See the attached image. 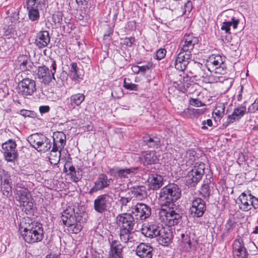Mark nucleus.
<instances>
[{
  "instance_id": "f257e3e1",
  "label": "nucleus",
  "mask_w": 258,
  "mask_h": 258,
  "mask_svg": "<svg viewBox=\"0 0 258 258\" xmlns=\"http://www.w3.org/2000/svg\"><path fill=\"white\" fill-rule=\"evenodd\" d=\"M20 228L23 229L22 236L27 243L40 242L43 238V229L40 223L32 222L29 218L24 219L20 223Z\"/></svg>"
},
{
  "instance_id": "f03ea898",
  "label": "nucleus",
  "mask_w": 258,
  "mask_h": 258,
  "mask_svg": "<svg viewBox=\"0 0 258 258\" xmlns=\"http://www.w3.org/2000/svg\"><path fill=\"white\" fill-rule=\"evenodd\" d=\"M181 190L176 184H169L160 190L158 203L160 206L173 208L174 203L180 198Z\"/></svg>"
},
{
  "instance_id": "7ed1b4c3",
  "label": "nucleus",
  "mask_w": 258,
  "mask_h": 258,
  "mask_svg": "<svg viewBox=\"0 0 258 258\" xmlns=\"http://www.w3.org/2000/svg\"><path fill=\"white\" fill-rule=\"evenodd\" d=\"M161 207L158 213L159 220L168 227L177 224L181 219V214L174 210V207Z\"/></svg>"
},
{
  "instance_id": "20e7f679",
  "label": "nucleus",
  "mask_w": 258,
  "mask_h": 258,
  "mask_svg": "<svg viewBox=\"0 0 258 258\" xmlns=\"http://www.w3.org/2000/svg\"><path fill=\"white\" fill-rule=\"evenodd\" d=\"M205 165L202 162L195 163L193 168L186 176V183L190 186H195L202 178L205 172Z\"/></svg>"
},
{
  "instance_id": "39448f33",
  "label": "nucleus",
  "mask_w": 258,
  "mask_h": 258,
  "mask_svg": "<svg viewBox=\"0 0 258 258\" xmlns=\"http://www.w3.org/2000/svg\"><path fill=\"white\" fill-rule=\"evenodd\" d=\"M112 201V198L108 194L99 195L94 201V209L97 213H105L111 207Z\"/></svg>"
},
{
  "instance_id": "423d86ee",
  "label": "nucleus",
  "mask_w": 258,
  "mask_h": 258,
  "mask_svg": "<svg viewBox=\"0 0 258 258\" xmlns=\"http://www.w3.org/2000/svg\"><path fill=\"white\" fill-rule=\"evenodd\" d=\"M239 207L243 211H248L252 207L256 209L258 208V199L251 194L247 195L242 192L238 197Z\"/></svg>"
},
{
  "instance_id": "0eeeda50",
  "label": "nucleus",
  "mask_w": 258,
  "mask_h": 258,
  "mask_svg": "<svg viewBox=\"0 0 258 258\" xmlns=\"http://www.w3.org/2000/svg\"><path fill=\"white\" fill-rule=\"evenodd\" d=\"M199 41V38L192 34H185L179 46V51L189 54L191 56V52Z\"/></svg>"
},
{
  "instance_id": "6e6552de",
  "label": "nucleus",
  "mask_w": 258,
  "mask_h": 258,
  "mask_svg": "<svg viewBox=\"0 0 258 258\" xmlns=\"http://www.w3.org/2000/svg\"><path fill=\"white\" fill-rule=\"evenodd\" d=\"M36 91L34 80L28 78L21 81L18 85V93L24 96H31Z\"/></svg>"
},
{
  "instance_id": "1a4fd4ad",
  "label": "nucleus",
  "mask_w": 258,
  "mask_h": 258,
  "mask_svg": "<svg viewBox=\"0 0 258 258\" xmlns=\"http://www.w3.org/2000/svg\"><path fill=\"white\" fill-rule=\"evenodd\" d=\"M132 215L137 220H143L149 217L151 214L149 206L143 203H137L132 207Z\"/></svg>"
},
{
  "instance_id": "9d476101",
  "label": "nucleus",
  "mask_w": 258,
  "mask_h": 258,
  "mask_svg": "<svg viewBox=\"0 0 258 258\" xmlns=\"http://www.w3.org/2000/svg\"><path fill=\"white\" fill-rule=\"evenodd\" d=\"M206 210V206L204 201L199 198L192 201L191 205L189 209V214L193 218L202 217Z\"/></svg>"
},
{
  "instance_id": "9b49d317",
  "label": "nucleus",
  "mask_w": 258,
  "mask_h": 258,
  "mask_svg": "<svg viewBox=\"0 0 258 258\" xmlns=\"http://www.w3.org/2000/svg\"><path fill=\"white\" fill-rule=\"evenodd\" d=\"M137 170V167L120 168L118 167L115 166L110 168L107 171V173L118 178H128L135 174Z\"/></svg>"
},
{
  "instance_id": "f8f14e48",
  "label": "nucleus",
  "mask_w": 258,
  "mask_h": 258,
  "mask_svg": "<svg viewBox=\"0 0 258 258\" xmlns=\"http://www.w3.org/2000/svg\"><path fill=\"white\" fill-rule=\"evenodd\" d=\"M16 146L15 142L11 140L2 144L3 152L8 162H14L17 159Z\"/></svg>"
},
{
  "instance_id": "ddd939ff",
  "label": "nucleus",
  "mask_w": 258,
  "mask_h": 258,
  "mask_svg": "<svg viewBox=\"0 0 258 258\" xmlns=\"http://www.w3.org/2000/svg\"><path fill=\"white\" fill-rule=\"evenodd\" d=\"M116 222L120 229L133 230L135 225L134 217L129 213L120 214L116 217Z\"/></svg>"
},
{
  "instance_id": "4468645a",
  "label": "nucleus",
  "mask_w": 258,
  "mask_h": 258,
  "mask_svg": "<svg viewBox=\"0 0 258 258\" xmlns=\"http://www.w3.org/2000/svg\"><path fill=\"white\" fill-rule=\"evenodd\" d=\"M112 182V179L108 178L105 174L101 173L99 174L94 182V186L90 189L89 194L92 195L99 190H103L109 186Z\"/></svg>"
},
{
  "instance_id": "2eb2a0df",
  "label": "nucleus",
  "mask_w": 258,
  "mask_h": 258,
  "mask_svg": "<svg viewBox=\"0 0 258 258\" xmlns=\"http://www.w3.org/2000/svg\"><path fill=\"white\" fill-rule=\"evenodd\" d=\"M191 59V56L190 54L179 51L175 60V68L179 71H183L186 69Z\"/></svg>"
},
{
  "instance_id": "dca6fc26",
  "label": "nucleus",
  "mask_w": 258,
  "mask_h": 258,
  "mask_svg": "<svg viewBox=\"0 0 258 258\" xmlns=\"http://www.w3.org/2000/svg\"><path fill=\"white\" fill-rule=\"evenodd\" d=\"M37 75L40 81L44 84H48L52 80L56 81L53 74H51L48 67L43 66L38 68Z\"/></svg>"
},
{
  "instance_id": "f3484780",
  "label": "nucleus",
  "mask_w": 258,
  "mask_h": 258,
  "mask_svg": "<svg viewBox=\"0 0 258 258\" xmlns=\"http://www.w3.org/2000/svg\"><path fill=\"white\" fill-rule=\"evenodd\" d=\"M233 253L235 258H247L248 254L242 239H237L234 241Z\"/></svg>"
},
{
  "instance_id": "a211bd4d",
  "label": "nucleus",
  "mask_w": 258,
  "mask_h": 258,
  "mask_svg": "<svg viewBox=\"0 0 258 258\" xmlns=\"http://www.w3.org/2000/svg\"><path fill=\"white\" fill-rule=\"evenodd\" d=\"M123 246L118 240H112L110 244V250L108 258H123Z\"/></svg>"
},
{
  "instance_id": "6ab92c4d",
  "label": "nucleus",
  "mask_w": 258,
  "mask_h": 258,
  "mask_svg": "<svg viewBox=\"0 0 258 258\" xmlns=\"http://www.w3.org/2000/svg\"><path fill=\"white\" fill-rule=\"evenodd\" d=\"M159 234L157 237V241L160 244L163 245H168L172 238V234L170 229L168 228H165L161 226L159 228Z\"/></svg>"
},
{
  "instance_id": "aec40b11",
  "label": "nucleus",
  "mask_w": 258,
  "mask_h": 258,
  "mask_svg": "<svg viewBox=\"0 0 258 258\" xmlns=\"http://www.w3.org/2000/svg\"><path fill=\"white\" fill-rule=\"evenodd\" d=\"M136 253L140 258H152L153 248L145 243H141L136 247Z\"/></svg>"
},
{
  "instance_id": "412c9836",
  "label": "nucleus",
  "mask_w": 258,
  "mask_h": 258,
  "mask_svg": "<svg viewBox=\"0 0 258 258\" xmlns=\"http://www.w3.org/2000/svg\"><path fill=\"white\" fill-rule=\"evenodd\" d=\"M50 39L48 31H41L36 35L35 44L38 48H42L47 46L50 42Z\"/></svg>"
},
{
  "instance_id": "4be33fe9",
  "label": "nucleus",
  "mask_w": 258,
  "mask_h": 258,
  "mask_svg": "<svg viewBox=\"0 0 258 258\" xmlns=\"http://www.w3.org/2000/svg\"><path fill=\"white\" fill-rule=\"evenodd\" d=\"M161 226L155 224H148L144 225L142 229V233L145 236L152 238L156 237L159 234L160 229Z\"/></svg>"
},
{
  "instance_id": "5701e85b",
  "label": "nucleus",
  "mask_w": 258,
  "mask_h": 258,
  "mask_svg": "<svg viewBox=\"0 0 258 258\" xmlns=\"http://www.w3.org/2000/svg\"><path fill=\"white\" fill-rule=\"evenodd\" d=\"M246 108L245 106L241 105L234 109L233 113L228 116V121L226 125L229 123L239 120L245 113Z\"/></svg>"
},
{
  "instance_id": "b1692460",
  "label": "nucleus",
  "mask_w": 258,
  "mask_h": 258,
  "mask_svg": "<svg viewBox=\"0 0 258 258\" xmlns=\"http://www.w3.org/2000/svg\"><path fill=\"white\" fill-rule=\"evenodd\" d=\"M163 177L158 174H151L149 175L148 182L150 189L157 190L163 185Z\"/></svg>"
},
{
  "instance_id": "393cba45",
  "label": "nucleus",
  "mask_w": 258,
  "mask_h": 258,
  "mask_svg": "<svg viewBox=\"0 0 258 258\" xmlns=\"http://www.w3.org/2000/svg\"><path fill=\"white\" fill-rule=\"evenodd\" d=\"M190 73L193 75V77L199 79L206 78L207 76L205 66L199 62H194V65L190 71Z\"/></svg>"
},
{
  "instance_id": "a878e982",
  "label": "nucleus",
  "mask_w": 258,
  "mask_h": 258,
  "mask_svg": "<svg viewBox=\"0 0 258 258\" xmlns=\"http://www.w3.org/2000/svg\"><path fill=\"white\" fill-rule=\"evenodd\" d=\"M66 143V136L62 132H57L53 135V147L62 150Z\"/></svg>"
},
{
  "instance_id": "bb28decb",
  "label": "nucleus",
  "mask_w": 258,
  "mask_h": 258,
  "mask_svg": "<svg viewBox=\"0 0 258 258\" xmlns=\"http://www.w3.org/2000/svg\"><path fill=\"white\" fill-rule=\"evenodd\" d=\"M45 139V136L42 134H34L28 137V141L33 148L37 150Z\"/></svg>"
},
{
  "instance_id": "cd10ccee",
  "label": "nucleus",
  "mask_w": 258,
  "mask_h": 258,
  "mask_svg": "<svg viewBox=\"0 0 258 258\" xmlns=\"http://www.w3.org/2000/svg\"><path fill=\"white\" fill-rule=\"evenodd\" d=\"M158 161L155 151H147L143 154V162L144 165L156 164Z\"/></svg>"
},
{
  "instance_id": "c85d7f7f",
  "label": "nucleus",
  "mask_w": 258,
  "mask_h": 258,
  "mask_svg": "<svg viewBox=\"0 0 258 258\" xmlns=\"http://www.w3.org/2000/svg\"><path fill=\"white\" fill-rule=\"evenodd\" d=\"M145 144L151 148H158L160 145V139L157 136H145L143 137Z\"/></svg>"
},
{
  "instance_id": "c756f323",
  "label": "nucleus",
  "mask_w": 258,
  "mask_h": 258,
  "mask_svg": "<svg viewBox=\"0 0 258 258\" xmlns=\"http://www.w3.org/2000/svg\"><path fill=\"white\" fill-rule=\"evenodd\" d=\"M61 220L63 224L68 228L78 221L76 218V215L73 213L71 214L68 212V210L63 212L61 216Z\"/></svg>"
},
{
  "instance_id": "7c9ffc66",
  "label": "nucleus",
  "mask_w": 258,
  "mask_h": 258,
  "mask_svg": "<svg viewBox=\"0 0 258 258\" xmlns=\"http://www.w3.org/2000/svg\"><path fill=\"white\" fill-rule=\"evenodd\" d=\"M132 192L137 199L142 200L147 197L146 188L143 185L135 186L132 188Z\"/></svg>"
},
{
  "instance_id": "2f4dec72",
  "label": "nucleus",
  "mask_w": 258,
  "mask_h": 258,
  "mask_svg": "<svg viewBox=\"0 0 258 258\" xmlns=\"http://www.w3.org/2000/svg\"><path fill=\"white\" fill-rule=\"evenodd\" d=\"M181 236L182 238V241L183 245L186 250L189 251L190 250H194L196 248V241H195L194 239L191 240L187 235H184V234H182Z\"/></svg>"
},
{
  "instance_id": "473e14b6",
  "label": "nucleus",
  "mask_w": 258,
  "mask_h": 258,
  "mask_svg": "<svg viewBox=\"0 0 258 258\" xmlns=\"http://www.w3.org/2000/svg\"><path fill=\"white\" fill-rule=\"evenodd\" d=\"M61 151L58 148L52 147L49 157V161L51 164L56 165L58 163L61 157Z\"/></svg>"
},
{
  "instance_id": "72a5a7b5",
  "label": "nucleus",
  "mask_w": 258,
  "mask_h": 258,
  "mask_svg": "<svg viewBox=\"0 0 258 258\" xmlns=\"http://www.w3.org/2000/svg\"><path fill=\"white\" fill-rule=\"evenodd\" d=\"M84 100L85 96L83 94H74L70 97V104L74 108L76 106H79Z\"/></svg>"
},
{
  "instance_id": "f704fd0d",
  "label": "nucleus",
  "mask_w": 258,
  "mask_h": 258,
  "mask_svg": "<svg viewBox=\"0 0 258 258\" xmlns=\"http://www.w3.org/2000/svg\"><path fill=\"white\" fill-rule=\"evenodd\" d=\"M45 6V0H27V8L43 9Z\"/></svg>"
},
{
  "instance_id": "c9c22d12",
  "label": "nucleus",
  "mask_w": 258,
  "mask_h": 258,
  "mask_svg": "<svg viewBox=\"0 0 258 258\" xmlns=\"http://www.w3.org/2000/svg\"><path fill=\"white\" fill-rule=\"evenodd\" d=\"M223 15L228 19V21L232 22L233 29H236L239 21L235 19L233 16L234 11L232 10H227L224 12Z\"/></svg>"
},
{
  "instance_id": "e433bc0d",
  "label": "nucleus",
  "mask_w": 258,
  "mask_h": 258,
  "mask_svg": "<svg viewBox=\"0 0 258 258\" xmlns=\"http://www.w3.org/2000/svg\"><path fill=\"white\" fill-rule=\"evenodd\" d=\"M18 194L22 204L31 200L30 192L27 189L18 190Z\"/></svg>"
},
{
  "instance_id": "4c0bfd02",
  "label": "nucleus",
  "mask_w": 258,
  "mask_h": 258,
  "mask_svg": "<svg viewBox=\"0 0 258 258\" xmlns=\"http://www.w3.org/2000/svg\"><path fill=\"white\" fill-rule=\"evenodd\" d=\"M51 148V143L49 139L46 137L43 140L41 144L39 146L38 148L36 150L38 152H46L49 151Z\"/></svg>"
},
{
  "instance_id": "58836bf2",
  "label": "nucleus",
  "mask_w": 258,
  "mask_h": 258,
  "mask_svg": "<svg viewBox=\"0 0 258 258\" xmlns=\"http://www.w3.org/2000/svg\"><path fill=\"white\" fill-rule=\"evenodd\" d=\"M67 167H69L70 171L69 174H70L72 177H74V181L78 182L80 179H81V175H79L78 176L76 175V171L75 170V168L73 166H71L69 163H67L64 167V170L66 172L67 171Z\"/></svg>"
},
{
  "instance_id": "ea45409f",
  "label": "nucleus",
  "mask_w": 258,
  "mask_h": 258,
  "mask_svg": "<svg viewBox=\"0 0 258 258\" xmlns=\"http://www.w3.org/2000/svg\"><path fill=\"white\" fill-rule=\"evenodd\" d=\"M209 62L212 63L215 67L223 65L224 61L220 55H213L209 58Z\"/></svg>"
},
{
  "instance_id": "a19ab883",
  "label": "nucleus",
  "mask_w": 258,
  "mask_h": 258,
  "mask_svg": "<svg viewBox=\"0 0 258 258\" xmlns=\"http://www.w3.org/2000/svg\"><path fill=\"white\" fill-rule=\"evenodd\" d=\"M79 69L76 62H72L71 64V77L73 80H77L80 78L78 74Z\"/></svg>"
},
{
  "instance_id": "79ce46f5",
  "label": "nucleus",
  "mask_w": 258,
  "mask_h": 258,
  "mask_svg": "<svg viewBox=\"0 0 258 258\" xmlns=\"http://www.w3.org/2000/svg\"><path fill=\"white\" fill-rule=\"evenodd\" d=\"M131 229H120V238L121 241L127 243L130 239Z\"/></svg>"
},
{
  "instance_id": "37998d69",
  "label": "nucleus",
  "mask_w": 258,
  "mask_h": 258,
  "mask_svg": "<svg viewBox=\"0 0 258 258\" xmlns=\"http://www.w3.org/2000/svg\"><path fill=\"white\" fill-rule=\"evenodd\" d=\"M29 10V17L32 21H35L39 18V11L42 9L37 8H27Z\"/></svg>"
},
{
  "instance_id": "c03bdc74",
  "label": "nucleus",
  "mask_w": 258,
  "mask_h": 258,
  "mask_svg": "<svg viewBox=\"0 0 258 258\" xmlns=\"http://www.w3.org/2000/svg\"><path fill=\"white\" fill-rule=\"evenodd\" d=\"M82 229V225L80 221H77L75 223L72 224L71 226H69L67 230L69 232L73 233H78Z\"/></svg>"
},
{
  "instance_id": "a18cd8bd",
  "label": "nucleus",
  "mask_w": 258,
  "mask_h": 258,
  "mask_svg": "<svg viewBox=\"0 0 258 258\" xmlns=\"http://www.w3.org/2000/svg\"><path fill=\"white\" fill-rule=\"evenodd\" d=\"M128 81H130V79L126 78L124 79L123 84V87L127 90L138 91V85L133 84L132 83H128Z\"/></svg>"
},
{
  "instance_id": "49530a36",
  "label": "nucleus",
  "mask_w": 258,
  "mask_h": 258,
  "mask_svg": "<svg viewBox=\"0 0 258 258\" xmlns=\"http://www.w3.org/2000/svg\"><path fill=\"white\" fill-rule=\"evenodd\" d=\"M2 190L3 194L7 197L11 196L12 194V184L2 185Z\"/></svg>"
},
{
  "instance_id": "de8ad7c7",
  "label": "nucleus",
  "mask_w": 258,
  "mask_h": 258,
  "mask_svg": "<svg viewBox=\"0 0 258 258\" xmlns=\"http://www.w3.org/2000/svg\"><path fill=\"white\" fill-rule=\"evenodd\" d=\"M201 192L205 198H209L211 194L209 185L208 184H204L201 187Z\"/></svg>"
},
{
  "instance_id": "09e8293b",
  "label": "nucleus",
  "mask_w": 258,
  "mask_h": 258,
  "mask_svg": "<svg viewBox=\"0 0 258 258\" xmlns=\"http://www.w3.org/2000/svg\"><path fill=\"white\" fill-rule=\"evenodd\" d=\"M135 39L134 37H125L122 39L121 44L123 45H125L127 47H131L135 42Z\"/></svg>"
},
{
  "instance_id": "8fccbe9b",
  "label": "nucleus",
  "mask_w": 258,
  "mask_h": 258,
  "mask_svg": "<svg viewBox=\"0 0 258 258\" xmlns=\"http://www.w3.org/2000/svg\"><path fill=\"white\" fill-rule=\"evenodd\" d=\"M189 104L194 106L196 107H201L204 106V103H202L201 101L198 99H194L190 98L189 99Z\"/></svg>"
},
{
  "instance_id": "3c124183",
  "label": "nucleus",
  "mask_w": 258,
  "mask_h": 258,
  "mask_svg": "<svg viewBox=\"0 0 258 258\" xmlns=\"http://www.w3.org/2000/svg\"><path fill=\"white\" fill-rule=\"evenodd\" d=\"M232 25V22L225 21L223 23V25L221 28V30H224L226 33H229L231 26Z\"/></svg>"
},
{
  "instance_id": "603ef678",
  "label": "nucleus",
  "mask_w": 258,
  "mask_h": 258,
  "mask_svg": "<svg viewBox=\"0 0 258 258\" xmlns=\"http://www.w3.org/2000/svg\"><path fill=\"white\" fill-rule=\"evenodd\" d=\"M2 185L12 184V180L10 176L4 174L1 177Z\"/></svg>"
},
{
  "instance_id": "864d4df0",
  "label": "nucleus",
  "mask_w": 258,
  "mask_h": 258,
  "mask_svg": "<svg viewBox=\"0 0 258 258\" xmlns=\"http://www.w3.org/2000/svg\"><path fill=\"white\" fill-rule=\"evenodd\" d=\"M166 51L165 49H159L156 53V58L158 60L163 58L166 54Z\"/></svg>"
},
{
  "instance_id": "5fc2aeb1",
  "label": "nucleus",
  "mask_w": 258,
  "mask_h": 258,
  "mask_svg": "<svg viewBox=\"0 0 258 258\" xmlns=\"http://www.w3.org/2000/svg\"><path fill=\"white\" fill-rule=\"evenodd\" d=\"M217 67H215V74L223 75L226 73V67L225 66L224 63L223 65Z\"/></svg>"
},
{
  "instance_id": "6e6d98bb",
  "label": "nucleus",
  "mask_w": 258,
  "mask_h": 258,
  "mask_svg": "<svg viewBox=\"0 0 258 258\" xmlns=\"http://www.w3.org/2000/svg\"><path fill=\"white\" fill-rule=\"evenodd\" d=\"M111 95L114 98H120L122 95L121 89L119 88H117L116 90H114L112 93Z\"/></svg>"
},
{
  "instance_id": "4d7b16f0",
  "label": "nucleus",
  "mask_w": 258,
  "mask_h": 258,
  "mask_svg": "<svg viewBox=\"0 0 258 258\" xmlns=\"http://www.w3.org/2000/svg\"><path fill=\"white\" fill-rule=\"evenodd\" d=\"M119 199L118 202L119 204L122 206H126L128 202L131 200V198L119 196Z\"/></svg>"
},
{
  "instance_id": "13d9d810",
  "label": "nucleus",
  "mask_w": 258,
  "mask_h": 258,
  "mask_svg": "<svg viewBox=\"0 0 258 258\" xmlns=\"http://www.w3.org/2000/svg\"><path fill=\"white\" fill-rule=\"evenodd\" d=\"M258 110V105L254 101L248 108V112L250 113H254Z\"/></svg>"
},
{
  "instance_id": "bf43d9fd",
  "label": "nucleus",
  "mask_w": 258,
  "mask_h": 258,
  "mask_svg": "<svg viewBox=\"0 0 258 258\" xmlns=\"http://www.w3.org/2000/svg\"><path fill=\"white\" fill-rule=\"evenodd\" d=\"M258 110V105L254 101L248 108V112L250 113H254Z\"/></svg>"
},
{
  "instance_id": "052dcab7",
  "label": "nucleus",
  "mask_w": 258,
  "mask_h": 258,
  "mask_svg": "<svg viewBox=\"0 0 258 258\" xmlns=\"http://www.w3.org/2000/svg\"><path fill=\"white\" fill-rule=\"evenodd\" d=\"M152 67L151 62H148L147 65L139 66L140 72L145 73L147 70H149Z\"/></svg>"
},
{
  "instance_id": "680f3d73",
  "label": "nucleus",
  "mask_w": 258,
  "mask_h": 258,
  "mask_svg": "<svg viewBox=\"0 0 258 258\" xmlns=\"http://www.w3.org/2000/svg\"><path fill=\"white\" fill-rule=\"evenodd\" d=\"M22 205L23 207H25L26 210H31L32 209L33 207V204L31 200L27 201L26 203H24Z\"/></svg>"
},
{
  "instance_id": "e2e57ef3",
  "label": "nucleus",
  "mask_w": 258,
  "mask_h": 258,
  "mask_svg": "<svg viewBox=\"0 0 258 258\" xmlns=\"http://www.w3.org/2000/svg\"><path fill=\"white\" fill-rule=\"evenodd\" d=\"M50 63H51L50 68L52 69V70L50 71V73L53 74V76H54L56 70V62L53 59H50Z\"/></svg>"
},
{
  "instance_id": "0e129e2a",
  "label": "nucleus",
  "mask_w": 258,
  "mask_h": 258,
  "mask_svg": "<svg viewBox=\"0 0 258 258\" xmlns=\"http://www.w3.org/2000/svg\"><path fill=\"white\" fill-rule=\"evenodd\" d=\"M192 3L190 1H188L184 5V10L185 12H190L192 10Z\"/></svg>"
},
{
  "instance_id": "69168bd1",
  "label": "nucleus",
  "mask_w": 258,
  "mask_h": 258,
  "mask_svg": "<svg viewBox=\"0 0 258 258\" xmlns=\"http://www.w3.org/2000/svg\"><path fill=\"white\" fill-rule=\"evenodd\" d=\"M29 63H30V62L28 61L27 59L23 60V61L20 63V69L22 71H25L27 70L28 68L27 65Z\"/></svg>"
},
{
  "instance_id": "338daca9",
  "label": "nucleus",
  "mask_w": 258,
  "mask_h": 258,
  "mask_svg": "<svg viewBox=\"0 0 258 258\" xmlns=\"http://www.w3.org/2000/svg\"><path fill=\"white\" fill-rule=\"evenodd\" d=\"M58 79H60L62 82H64L68 79V74L64 71H62L60 74L59 77H57Z\"/></svg>"
},
{
  "instance_id": "774afa93",
  "label": "nucleus",
  "mask_w": 258,
  "mask_h": 258,
  "mask_svg": "<svg viewBox=\"0 0 258 258\" xmlns=\"http://www.w3.org/2000/svg\"><path fill=\"white\" fill-rule=\"evenodd\" d=\"M39 111L41 113H45L48 112L50 110V107L48 105H43L39 107Z\"/></svg>"
}]
</instances>
